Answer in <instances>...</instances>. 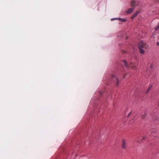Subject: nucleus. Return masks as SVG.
I'll return each instance as SVG.
<instances>
[{
    "instance_id": "obj_1",
    "label": "nucleus",
    "mask_w": 159,
    "mask_h": 159,
    "mask_svg": "<svg viewBox=\"0 0 159 159\" xmlns=\"http://www.w3.org/2000/svg\"><path fill=\"white\" fill-rule=\"evenodd\" d=\"M144 44V43L143 41H141L140 42L138 45L139 48L140 50V53L142 54H143L144 53V51L143 49Z\"/></svg>"
},
{
    "instance_id": "obj_2",
    "label": "nucleus",
    "mask_w": 159,
    "mask_h": 159,
    "mask_svg": "<svg viewBox=\"0 0 159 159\" xmlns=\"http://www.w3.org/2000/svg\"><path fill=\"white\" fill-rule=\"evenodd\" d=\"M122 143L121 144L122 148L123 149H126L127 147V144L126 143L125 139H123L122 140Z\"/></svg>"
},
{
    "instance_id": "obj_3",
    "label": "nucleus",
    "mask_w": 159,
    "mask_h": 159,
    "mask_svg": "<svg viewBox=\"0 0 159 159\" xmlns=\"http://www.w3.org/2000/svg\"><path fill=\"white\" fill-rule=\"evenodd\" d=\"M133 11V9L132 8H129L126 11V12L127 13L129 14L131 13Z\"/></svg>"
},
{
    "instance_id": "obj_4",
    "label": "nucleus",
    "mask_w": 159,
    "mask_h": 159,
    "mask_svg": "<svg viewBox=\"0 0 159 159\" xmlns=\"http://www.w3.org/2000/svg\"><path fill=\"white\" fill-rule=\"evenodd\" d=\"M123 64V66L125 67H127L128 66L127 62L125 60H124L122 61Z\"/></svg>"
},
{
    "instance_id": "obj_5",
    "label": "nucleus",
    "mask_w": 159,
    "mask_h": 159,
    "mask_svg": "<svg viewBox=\"0 0 159 159\" xmlns=\"http://www.w3.org/2000/svg\"><path fill=\"white\" fill-rule=\"evenodd\" d=\"M131 5L133 7H136L137 5L136 4V2L135 1H133L131 2Z\"/></svg>"
},
{
    "instance_id": "obj_6",
    "label": "nucleus",
    "mask_w": 159,
    "mask_h": 159,
    "mask_svg": "<svg viewBox=\"0 0 159 159\" xmlns=\"http://www.w3.org/2000/svg\"><path fill=\"white\" fill-rule=\"evenodd\" d=\"M139 13L138 11H136L135 13L133 15L132 18L134 19L135 16H136Z\"/></svg>"
},
{
    "instance_id": "obj_7",
    "label": "nucleus",
    "mask_w": 159,
    "mask_h": 159,
    "mask_svg": "<svg viewBox=\"0 0 159 159\" xmlns=\"http://www.w3.org/2000/svg\"><path fill=\"white\" fill-rule=\"evenodd\" d=\"M118 20H121L122 21L125 22L126 21V20L125 19H122L121 18H119L118 19Z\"/></svg>"
},
{
    "instance_id": "obj_8",
    "label": "nucleus",
    "mask_w": 159,
    "mask_h": 159,
    "mask_svg": "<svg viewBox=\"0 0 159 159\" xmlns=\"http://www.w3.org/2000/svg\"><path fill=\"white\" fill-rule=\"evenodd\" d=\"M116 86H117L119 85V80L117 77L116 78Z\"/></svg>"
},
{
    "instance_id": "obj_9",
    "label": "nucleus",
    "mask_w": 159,
    "mask_h": 159,
    "mask_svg": "<svg viewBox=\"0 0 159 159\" xmlns=\"http://www.w3.org/2000/svg\"><path fill=\"white\" fill-rule=\"evenodd\" d=\"M159 29V22L158 23V25L155 27V30L156 31H157Z\"/></svg>"
},
{
    "instance_id": "obj_10",
    "label": "nucleus",
    "mask_w": 159,
    "mask_h": 159,
    "mask_svg": "<svg viewBox=\"0 0 159 159\" xmlns=\"http://www.w3.org/2000/svg\"><path fill=\"white\" fill-rule=\"evenodd\" d=\"M151 88V87H149V88L147 90V92H148L150 90Z\"/></svg>"
},
{
    "instance_id": "obj_11",
    "label": "nucleus",
    "mask_w": 159,
    "mask_h": 159,
    "mask_svg": "<svg viewBox=\"0 0 159 159\" xmlns=\"http://www.w3.org/2000/svg\"><path fill=\"white\" fill-rule=\"evenodd\" d=\"M131 113H132V111H131L129 113V114H128V115L127 116H129L130 115V114H131Z\"/></svg>"
},
{
    "instance_id": "obj_12",
    "label": "nucleus",
    "mask_w": 159,
    "mask_h": 159,
    "mask_svg": "<svg viewBox=\"0 0 159 159\" xmlns=\"http://www.w3.org/2000/svg\"><path fill=\"white\" fill-rule=\"evenodd\" d=\"M146 138V136H143L142 137V139L143 140H144V139H145Z\"/></svg>"
},
{
    "instance_id": "obj_13",
    "label": "nucleus",
    "mask_w": 159,
    "mask_h": 159,
    "mask_svg": "<svg viewBox=\"0 0 159 159\" xmlns=\"http://www.w3.org/2000/svg\"><path fill=\"white\" fill-rule=\"evenodd\" d=\"M117 19V18H112L111 19V20H115V19Z\"/></svg>"
},
{
    "instance_id": "obj_14",
    "label": "nucleus",
    "mask_w": 159,
    "mask_h": 159,
    "mask_svg": "<svg viewBox=\"0 0 159 159\" xmlns=\"http://www.w3.org/2000/svg\"><path fill=\"white\" fill-rule=\"evenodd\" d=\"M115 77V76H114L113 75V76H112V79H113V78H114V77Z\"/></svg>"
},
{
    "instance_id": "obj_15",
    "label": "nucleus",
    "mask_w": 159,
    "mask_h": 159,
    "mask_svg": "<svg viewBox=\"0 0 159 159\" xmlns=\"http://www.w3.org/2000/svg\"><path fill=\"white\" fill-rule=\"evenodd\" d=\"M146 116V114H144V117Z\"/></svg>"
},
{
    "instance_id": "obj_16",
    "label": "nucleus",
    "mask_w": 159,
    "mask_h": 159,
    "mask_svg": "<svg viewBox=\"0 0 159 159\" xmlns=\"http://www.w3.org/2000/svg\"><path fill=\"white\" fill-rule=\"evenodd\" d=\"M157 44H159V43H158V42H157Z\"/></svg>"
},
{
    "instance_id": "obj_17",
    "label": "nucleus",
    "mask_w": 159,
    "mask_h": 159,
    "mask_svg": "<svg viewBox=\"0 0 159 159\" xmlns=\"http://www.w3.org/2000/svg\"><path fill=\"white\" fill-rule=\"evenodd\" d=\"M138 142H141V141H138Z\"/></svg>"
}]
</instances>
